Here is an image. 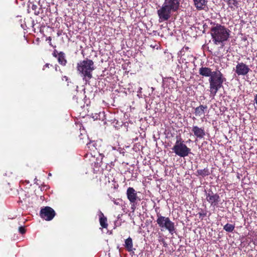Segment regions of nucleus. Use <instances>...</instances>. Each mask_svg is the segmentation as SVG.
<instances>
[{
    "instance_id": "nucleus-10",
    "label": "nucleus",
    "mask_w": 257,
    "mask_h": 257,
    "mask_svg": "<svg viewBox=\"0 0 257 257\" xmlns=\"http://www.w3.org/2000/svg\"><path fill=\"white\" fill-rule=\"evenodd\" d=\"M126 196L130 203H134L137 202V191L133 187H128L126 190Z\"/></svg>"
},
{
    "instance_id": "nucleus-9",
    "label": "nucleus",
    "mask_w": 257,
    "mask_h": 257,
    "mask_svg": "<svg viewBox=\"0 0 257 257\" xmlns=\"http://www.w3.org/2000/svg\"><path fill=\"white\" fill-rule=\"evenodd\" d=\"M234 71L238 76H245L250 71L249 66L243 62H238Z\"/></svg>"
},
{
    "instance_id": "nucleus-35",
    "label": "nucleus",
    "mask_w": 257,
    "mask_h": 257,
    "mask_svg": "<svg viewBox=\"0 0 257 257\" xmlns=\"http://www.w3.org/2000/svg\"><path fill=\"white\" fill-rule=\"evenodd\" d=\"M75 124H78L79 123V121H78V118H76V120H75Z\"/></svg>"
},
{
    "instance_id": "nucleus-34",
    "label": "nucleus",
    "mask_w": 257,
    "mask_h": 257,
    "mask_svg": "<svg viewBox=\"0 0 257 257\" xmlns=\"http://www.w3.org/2000/svg\"><path fill=\"white\" fill-rule=\"evenodd\" d=\"M150 46H151V47H152V48H155V47H157V49H158V46H157V45H154L151 44V45H150Z\"/></svg>"
},
{
    "instance_id": "nucleus-17",
    "label": "nucleus",
    "mask_w": 257,
    "mask_h": 257,
    "mask_svg": "<svg viewBox=\"0 0 257 257\" xmlns=\"http://www.w3.org/2000/svg\"><path fill=\"white\" fill-rule=\"evenodd\" d=\"M196 175L197 176H201L204 177L208 176L210 174L209 170L208 168H206L202 170H198L196 172Z\"/></svg>"
},
{
    "instance_id": "nucleus-7",
    "label": "nucleus",
    "mask_w": 257,
    "mask_h": 257,
    "mask_svg": "<svg viewBox=\"0 0 257 257\" xmlns=\"http://www.w3.org/2000/svg\"><path fill=\"white\" fill-rule=\"evenodd\" d=\"M205 192L207 201L212 207H216L220 200L219 195L217 193H214L211 189L208 191L205 190Z\"/></svg>"
},
{
    "instance_id": "nucleus-3",
    "label": "nucleus",
    "mask_w": 257,
    "mask_h": 257,
    "mask_svg": "<svg viewBox=\"0 0 257 257\" xmlns=\"http://www.w3.org/2000/svg\"><path fill=\"white\" fill-rule=\"evenodd\" d=\"M225 81L226 78L219 71H214V73L209 79L210 95L214 97Z\"/></svg>"
},
{
    "instance_id": "nucleus-21",
    "label": "nucleus",
    "mask_w": 257,
    "mask_h": 257,
    "mask_svg": "<svg viewBox=\"0 0 257 257\" xmlns=\"http://www.w3.org/2000/svg\"><path fill=\"white\" fill-rule=\"evenodd\" d=\"M227 3L228 6L231 9L238 7V2L237 0H227Z\"/></svg>"
},
{
    "instance_id": "nucleus-1",
    "label": "nucleus",
    "mask_w": 257,
    "mask_h": 257,
    "mask_svg": "<svg viewBox=\"0 0 257 257\" xmlns=\"http://www.w3.org/2000/svg\"><path fill=\"white\" fill-rule=\"evenodd\" d=\"M180 7V0H164L162 7L158 10L159 22L168 21L172 13L176 12Z\"/></svg>"
},
{
    "instance_id": "nucleus-29",
    "label": "nucleus",
    "mask_w": 257,
    "mask_h": 257,
    "mask_svg": "<svg viewBox=\"0 0 257 257\" xmlns=\"http://www.w3.org/2000/svg\"><path fill=\"white\" fill-rule=\"evenodd\" d=\"M59 52H58L56 50H55L54 51H53V56L54 57H56L57 58L58 57V53H59Z\"/></svg>"
},
{
    "instance_id": "nucleus-8",
    "label": "nucleus",
    "mask_w": 257,
    "mask_h": 257,
    "mask_svg": "<svg viewBox=\"0 0 257 257\" xmlns=\"http://www.w3.org/2000/svg\"><path fill=\"white\" fill-rule=\"evenodd\" d=\"M55 214L56 213L54 209L49 206L42 208L40 212L41 217L47 221L51 220L54 218Z\"/></svg>"
},
{
    "instance_id": "nucleus-28",
    "label": "nucleus",
    "mask_w": 257,
    "mask_h": 257,
    "mask_svg": "<svg viewBox=\"0 0 257 257\" xmlns=\"http://www.w3.org/2000/svg\"><path fill=\"white\" fill-rule=\"evenodd\" d=\"M137 204V202H134V203H131V209L132 210L133 212H134L135 211V210L136 209V205Z\"/></svg>"
},
{
    "instance_id": "nucleus-22",
    "label": "nucleus",
    "mask_w": 257,
    "mask_h": 257,
    "mask_svg": "<svg viewBox=\"0 0 257 257\" xmlns=\"http://www.w3.org/2000/svg\"><path fill=\"white\" fill-rule=\"evenodd\" d=\"M32 9L34 11L35 15H38L40 13V11L42 10L40 7H39L37 5L34 4L32 5Z\"/></svg>"
},
{
    "instance_id": "nucleus-40",
    "label": "nucleus",
    "mask_w": 257,
    "mask_h": 257,
    "mask_svg": "<svg viewBox=\"0 0 257 257\" xmlns=\"http://www.w3.org/2000/svg\"><path fill=\"white\" fill-rule=\"evenodd\" d=\"M92 150H93V151H94V150L93 149Z\"/></svg>"
},
{
    "instance_id": "nucleus-32",
    "label": "nucleus",
    "mask_w": 257,
    "mask_h": 257,
    "mask_svg": "<svg viewBox=\"0 0 257 257\" xmlns=\"http://www.w3.org/2000/svg\"><path fill=\"white\" fill-rule=\"evenodd\" d=\"M142 88L140 87L139 88H138V93H142Z\"/></svg>"
},
{
    "instance_id": "nucleus-4",
    "label": "nucleus",
    "mask_w": 257,
    "mask_h": 257,
    "mask_svg": "<svg viewBox=\"0 0 257 257\" xmlns=\"http://www.w3.org/2000/svg\"><path fill=\"white\" fill-rule=\"evenodd\" d=\"M156 222L161 230H167L169 232L173 235L176 231L174 222H172L168 217L161 215L159 212L157 213Z\"/></svg>"
},
{
    "instance_id": "nucleus-36",
    "label": "nucleus",
    "mask_w": 257,
    "mask_h": 257,
    "mask_svg": "<svg viewBox=\"0 0 257 257\" xmlns=\"http://www.w3.org/2000/svg\"><path fill=\"white\" fill-rule=\"evenodd\" d=\"M75 97H76V96L75 95V96L73 97V99H75ZM78 97H77L76 98V101H77V103H78V101H77V100H78Z\"/></svg>"
},
{
    "instance_id": "nucleus-5",
    "label": "nucleus",
    "mask_w": 257,
    "mask_h": 257,
    "mask_svg": "<svg viewBox=\"0 0 257 257\" xmlns=\"http://www.w3.org/2000/svg\"><path fill=\"white\" fill-rule=\"evenodd\" d=\"M172 149L176 155L180 157L185 158L191 154V149L184 144V141L178 137H177V140Z\"/></svg>"
},
{
    "instance_id": "nucleus-20",
    "label": "nucleus",
    "mask_w": 257,
    "mask_h": 257,
    "mask_svg": "<svg viewBox=\"0 0 257 257\" xmlns=\"http://www.w3.org/2000/svg\"><path fill=\"white\" fill-rule=\"evenodd\" d=\"M234 228L235 226L234 225L229 223H227L223 227V229L228 232H232L234 230Z\"/></svg>"
},
{
    "instance_id": "nucleus-19",
    "label": "nucleus",
    "mask_w": 257,
    "mask_h": 257,
    "mask_svg": "<svg viewBox=\"0 0 257 257\" xmlns=\"http://www.w3.org/2000/svg\"><path fill=\"white\" fill-rule=\"evenodd\" d=\"M89 155L91 157V158L90 159V161L92 162V165H93V164L94 163V165L95 166H96V167L100 166L101 161H100L99 160H98L97 159H96L95 157V156H93V155L91 153H90V154H87L86 157H88Z\"/></svg>"
},
{
    "instance_id": "nucleus-38",
    "label": "nucleus",
    "mask_w": 257,
    "mask_h": 257,
    "mask_svg": "<svg viewBox=\"0 0 257 257\" xmlns=\"http://www.w3.org/2000/svg\"><path fill=\"white\" fill-rule=\"evenodd\" d=\"M78 86H77V87H76V91H77V92H78Z\"/></svg>"
},
{
    "instance_id": "nucleus-6",
    "label": "nucleus",
    "mask_w": 257,
    "mask_h": 257,
    "mask_svg": "<svg viewBox=\"0 0 257 257\" xmlns=\"http://www.w3.org/2000/svg\"><path fill=\"white\" fill-rule=\"evenodd\" d=\"M95 69L92 60L86 59L81 63V74L84 76L83 79L86 81L92 77V72Z\"/></svg>"
},
{
    "instance_id": "nucleus-39",
    "label": "nucleus",
    "mask_w": 257,
    "mask_h": 257,
    "mask_svg": "<svg viewBox=\"0 0 257 257\" xmlns=\"http://www.w3.org/2000/svg\"><path fill=\"white\" fill-rule=\"evenodd\" d=\"M64 78L66 79V80H67L68 78L66 76H64Z\"/></svg>"
},
{
    "instance_id": "nucleus-13",
    "label": "nucleus",
    "mask_w": 257,
    "mask_h": 257,
    "mask_svg": "<svg viewBox=\"0 0 257 257\" xmlns=\"http://www.w3.org/2000/svg\"><path fill=\"white\" fill-rule=\"evenodd\" d=\"M199 73L203 76L210 77L214 71H212L209 67H202L199 70Z\"/></svg>"
},
{
    "instance_id": "nucleus-14",
    "label": "nucleus",
    "mask_w": 257,
    "mask_h": 257,
    "mask_svg": "<svg viewBox=\"0 0 257 257\" xmlns=\"http://www.w3.org/2000/svg\"><path fill=\"white\" fill-rule=\"evenodd\" d=\"M97 215L99 216V221L101 226L106 228L108 226L106 217L104 216L103 213L100 210H98Z\"/></svg>"
},
{
    "instance_id": "nucleus-37",
    "label": "nucleus",
    "mask_w": 257,
    "mask_h": 257,
    "mask_svg": "<svg viewBox=\"0 0 257 257\" xmlns=\"http://www.w3.org/2000/svg\"><path fill=\"white\" fill-rule=\"evenodd\" d=\"M97 115H98V114H95L96 117H94V116H93V118H94V119H97L98 118Z\"/></svg>"
},
{
    "instance_id": "nucleus-11",
    "label": "nucleus",
    "mask_w": 257,
    "mask_h": 257,
    "mask_svg": "<svg viewBox=\"0 0 257 257\" xmlns=\"http://www.w3.org/2000/svg\"><path fill=\"white\" fill-rule=\"evenodd\" d=\"M192 132L195 136L198 139H202L205 136V132L203 127H199L197 125H193L192 128Z\"/></svg>"
},
{
    "instance_id": "nucleus-23",
    "label": "nucleus",
    "mask_w": 257,
    "mask_h": 257,
    "mask_svg": "<svg viewBox=\"0 0 257 257\" xmlns=\"http://www.w3.org/2000/svg\"><path fill=\"white\" fill-rule=\"evenodd\" d=\"M111 199L114 204L119 206L122 205V200L121 199H115V198H111Z\"/></svg>"
},
{
    "instance_id": "nucleus-25",
    "label": "nucleus",
    "mask_w": 257,
    "mask_h": 257,
    "mask_svg": "<svg viewBox=\"0 0 257 257\" xmlns=\"http://www.w3.org/2000/svg\"><path fill=\"white\" fill-rule=\"evenodd\" d=\"M86 146H87V148H88L90 150H93V149H96L95 147L94 146V144L93 143H87Z\"/></svg>"
},
{
    "instance_id": "nucleus-27",
    "label": "nucleus",
    "mask_w": 257,
    "mask_h": 257,
    "mask_svg": "<svg viewBox=\"0 0 257 257\" xmlns=\"http://www.w3.org/2000/svg\"><path fill=\"white\" fill-rule=\"evenodd\" d=\"M254 108L257 110V94L254 97Z\"/></svg>"
},
{
    "instance_id": "nucleus-16",
    "label": "nucleus",
    "mask_w": 257,
    "mask_h": 257,
    "mask_svg": "<svg viewBox=\"0 0 257 257\" xmlns=\"http://www.w3.org/2000/svg\"><path fill=\"white\" fill-rule=\"evenodd\" d=\"M207 108L206 105H200L195 109L194 114L196 116H201L204 114L205 110Z\"/></svg>"
},
{
    "instance_id": "nucleus-26",
    "label": "nucleus",
    "mask_w": 257,
    "mask_h": 257,
    "mask_svg": "<svg viewBox=\"0 0 257 257\" xmlns=\"http://www.w3.org/2000/svg\"><path fill=\"white\" fill-rule=\"evenodd\" d=\"M19 231L20 233L22 234H24L26 233V229L25 228V227L24 226H20L19 228Z\"/></svg>"
},
{
    "instance_id": "nucleus-31",
    "label": "nucleus",
    "mask_w": 257,
    "mask_h": 257,
    "mask_svg": "<svg viewBox=\"0 0 257 257\" xmlns=\"http://www.w3.org/2000/svg\"><path fill=\"white\" fill-rule=\"evenodd\" d=\"M50 64L49 63H47L44 66H43V70H45L46 69V68H49V66H50Z\"/></svg>"
},
{
    "instance_id": "nucleus-12",
    "label": "nucleus",
    "mask_w": 257,
    "mask_h": 257,
    "mask_svg": "<svg viewBox=\"0 0 257 257\" xmlns=\"http://www.w3.org/2000/svg\"><path fill=\"white\" fill-rule=\"evenodd\" d=\"M194 5L198 11L206 10L207 9V0H193Z\"/></svg>"
},
{
    "instance_id": "nucleus-15",
    "label": "nucleus",
    "mask_w": 257,
    "mask_h": 257,
    "mask_svg": "<svg viewBox=\"0 0 257 257\" xmlns=\"http://www.w3.org/2000/svg\"><path fill=\"white\" fill-rule=\"evenodd\" d=\"M124 246L128 252L133 251L136 249L133 248V239L130 236L125 240Z\"/></svg>"
},
{
    "instance_id": "nucleus-18",
    "label": "nucleus",
    "mask_w": 257,
    "mask_h": 257,
    "mask_svg": "<svg viewBox=\"0 0 257 257\" xmlns=\"http://www.w3.org/2000/svg\"><path fill=\"white\" fill-rule=\"evenodd\" d=\"M57 59L60 64L63 66L66 65L67 61L65 59V54L63 52H60L58 53Z\"/></svg>"
},
{
    "instance_id": "nucleus-30",
    "label": "nucleus",
    "mask_w": 257,
    "mask_h": 257,
    "mask_svg": "<svg viewBox=\"0 0 257 257\" xmlns=\"http://www.w3.org/2000/svg\"><path fill=\"white\" fill-rule=\"evenodd\" d=\"M46 40L48 41L49 43V45L50 46H52V43H51V40H52L51 37H48V38H47Z\"/></svg>"
},
{
    "instance_id": "nucleus-33",
    "label": "nucleus",
    "mask_w": 257,
    "mask_h": 257,
    "mask_svg": "<svg viewBox=\"0 0 257 257\" xmlns=\"http://www.w3.org/2000/svg\"><path fill=\"white\" fill-rule=\"evenodd\" d=\"M77 69L78 71H80V63L77 64Z\"/></svg>"
},
{
    "instance_id": "nucleus-2",
    "label": "nucleus",
    "mask_w": 257,
    "mask_h": 257,
    "mask_svg": "<svg viewBox=\"0 0 257 257\" xmlns=\"http://www.w3.org/2000/svg\"><path fill=\"white\" fill-rule=\"evenodd\" d=\"M215 25L210 30V34L213 43L215 45L221 44L224 46V43L228 40L230 31L224 26L219 24L213 23Z\"/></svg>"
},
{
    "instance_id": "nucleus-24",
    "label": "nucleus",
    "mask_w": 257,
    "mask_h": 257,
    "mask_svg": "<svg viewBox=\"0 0 257 257\" xmlns=\"http://www.w3.org/2000/svg\"><path fill=\"white\" fill-rule=\"evenodd\" d=\"M199 218L203 219L204 217L207 215L206 211H204L203 209H201V211L198 213Z\"/></svg>"
}]
</instances>
